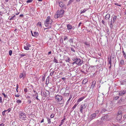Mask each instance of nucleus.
Here are the masks:
<instances>
[{"mask_svg":"<svg viewBox=\"0 0 126 126\" xmlns=\"http://www.w3.org/2000/svg\"><path fill=\"white\" fill-rule=\"evenodd\" d=\"M26 76V75L25 74H23V73H21L20 74V76H19V77L20 78H21L23 77V78H24Z\"/></svg>","mask_w":126,"mask_h":126,"instance_id":"obj_16","label":"nucleus"},{"mask_svg":"<svg viewBox=\"0 0 126 126\" xmlns=\"http://www.w3.org/2000/svg\"><path fill=\"white\" fill-rule=\"evenodd\" d=\"M60 15L62 16L64 13V11L63 9H61L60 10Z\"/></svg>","mask_w":126,"mask_h":126,"instance_id":"obj_17","label":"nucleus"},{"mask_svg":"<svg viewBox=\"0 0 126 126\" xmlns=\"http://www.w3.org/2000/svg\"><path fill=\"white\" fill-rule=\"evenodd\" d=\"M0 126H4V125L2 123L0 124Z\"/></svg>","mask_w":126,"mask_h":126,"instance_id":"obj_64","label":"nucleus"},{"mask_svg":"<svg viewBox=\"0 0 126 126\" xmlns=\"http://www.w3.org/2000/svg\"><path fill=\"white\" fill-rule=\"evenodd\" d=\"M81 106L85 109L87 107V104H84L81 105Z\"/></svg>","mask_w":126,"mask_h":126,"instance_id":"obj_24","label":"nucleus"},{"mask_svg":"<svg viewBox=\"0 0 126 126\" xmlns=\"http://www.w3.org/2000/svg\"><path fill=\"white\" fill-rule=\"evenodd\" d=\"M18 114H19V117L20 119L21 120H24L26 118V116L25 114V113L23 112L20 111L18 112Z\"/></svg>","mask_w":126,"mask_h":126,"instance_id":"obj_3","label":"nucleus"},{"mask_svg":"<svg viewBox=\"0 0 126 126\" xmlns=\"http://www.w3.org/2000/svg\"><path fill=\"white\" fill-rule=\"evenodd\" d=\"M74 39L73 38H71L69 40V41L70 42V43H73V39Z\"/></svg>","mask_w":126,"mask_h":126,"instance_id":"obj_28","label":"nucleus"},{"mask_svg":"<svg viewBox=\"0 0 126 126\" xmlns=\"http://www.w3.org/2000/svg\"><path fill=\"white\" fill-rule=\"evenodd\" d=\"M106 111V110L105 109H102L101 111V112L102 113H103Z\"/></svg>","mask_w":126,"mask_h":126,"instance_id":"obj_48","label":"nucleus"},{"mask_svg":"<svg viewBox=\"0 0 126 126\" xmlns=\"http://www.w3.org/2000/svg\"><path fill=\"white\" fill-rule=\"evenodd\" d=\"M69 95V93L66 92V91L65 92L64 94V95L65 97H66L68 96Z\"/></svg>","mask_w":126,"mask_h":126,"instance_id":"obj_21","label":"nucleus"},{"mask_svg":"<svg viewBox=\"0 0 126 126\" xmlns=\"http://www.w3.org/2000/svg\"><path fill=\"white\" fill-rule=\"evenodd\" d=\"M54 115H53L52 114H51L50 116V117L51 118H53L54 117Z\"/></svg>","mask_w":126,"mask_h":126,"instance_id":"obj_63","label":"nucleus"},{"mask_svg":"<svg viewBox=\"0 0 126 126\" xmlns=\"http://www.w3.org/2000/svg\"><path fill=\"white\" fill-rule=\"evenodd\" d=\"M68 39V37L66 36H65L63 38L64 40L65 41Z\"/></svg>","mask_w":126,"mask_h":126,"instance_id":"obj_34","label":"nucleus"},{"mask_svg":"<svg viewBox=\"0 0 126 126\" xmlns=\"http://www.w3.org/2000/svg\"><path fill=\"white\" fill-rule=\"evenodd\" d=\"M98 112L99 111L98 110H96L95 111V113H95L97 115V114Z\"/></svg>","mask_w":126,"mask_h":126,"instance_id":"obj_58","label":"nucleus"},{"mask_svg":"<svg viewBox=\"0 0 126 126\" xmlns=\"http://www.w3.org/2000/svg\"><path fill=\"white\" fill-rule=\"evenodd\" d=\"M27 103H28L29 104H30L31 102H32V101L31 100V99H28L27 100Z\"/></svg>","mask_w":126,"mask_h":126,"instance_id":"obj_29","label":"nucleus"},{"mask_svg":"<svg viewBox=\"0 0 126 126\" xmlns=\"http://www.w3.org/2000/svg\"><path fill=\"white\" fill-rule=\"evenodd\" d=\"M11 108H9L8 110H7V111H8V112H9L11 110Z\"/></svg>","mask_w":126,"mask_h":126,"instance_id":"obj_57","label":"nucleus"},{"mask_svg":"<svg viewBox=\"0 0 126 126\" xmlns=\"http://www.w3.org/2000/svg\"><path fill=\"white\" fill-rule=\"evenodd\" d=\"M25 56L26 55L25 54H21L20 55V56L21 57H23Z\"/></svg>","mask_w":126,"mask_h":126,"instance_id":"obj_55","label":"nucleus"},{"mask_svg":"<svg viewBox=\"0 0 126 126\" xmlns=\"http://www.w3.org/2000/svg\"><path fill=\"white\" fill-rule=\"evenodd\" d=\"M26 46L29 48L31 47V45L29 43H27L26 44Z\"/></svg>","mask_w":126,"mask_h":126,"instance_id":"obj_39","label":"nucleus"},{"mask_svg":"<svg viewBox=\"0 0 126 126\" xmlns=\"http://www.w3.org/2000/svg\"><path fill=\"white\" fill-rule=\"evenodd\" d=\"M86 10L85 9H84V10H81L80 11V13H84L85 12Z\"/></svg>","mask_w":126,"mask_h":126,"instance_id":"obj_30","label":"nucleus"},{"mask_svg":"<svg viewBox=\"0 0 126 126\" xmlns=\"http://www.w3.org/2000/svg\"><path fill=\"white\" fill-rule=\"evenodd\" d=\"M112 18L111 19L110 21V28L111 29L112 28L113 25H114V24H113V23H112Z\"/></svg>","mask_w":126,"mask_h":126,"instance_id":"obj_14","label":"nucleus"},{"mask_svg":"<svg viewBox=\"0 0 126 126\" xmlns=\"http://www.w3.org/2000/svg\"><path fill=\"white\" fill-rule=\"evenodd\" d=\"M122 111H119L117 113V115H122Z\"/></svg>","mask_w":126,"mask_h":126,"instance_id":"obj_31","label":"nucleus"},{"mask_svg":"<svg viewBox=\"0 0 126 126\" xmlns=\"http://www.w3.org/2000/svg\"><path fill=\"white\" fill-rule=\"evenodd\" d=\"M55 98L56 99H57V101L58 102H60L61 101H62V103H60V104H61L64 103V100L63 99V97L61 96L57 95L55 96Z\"/></svg>","mask_w":126,"mask_h":126,"instance_id":"obj_2","label":"nucleus"},{"mask_svg":"<svg viewBox=\"0 0 126 126\" xmlns=\"http://www.w3.org/2000/svg\"><path fill=\"white\" fill-rule=\"evenodd\" d=\"M15 15H14L13 16H12L11 17V18L10 19V20H11L13 19H14V17H15Z\"/></svg>","mask_w":126,"mask_h":126,"instance_id":"obj_46","label":"nucleus"},{"mask_svg":"<svg viewBox=\"0 0 126 126\" xmlns=\"http://www.w3.org/2000/svg\"><path fill=\"white\" fill-rule=\"evenodd\" d=\"M37 25H38L41 27L42 26L41 23V22H38L37 24Z\"/></svg>","mask_w":126,"mask_h":126,"instance_id":"obj_42","label":"nucleus"},{"mask_svg":"<svg viewBox=\"0 0 126 126\" xmlns=\"http://www.w3.org/2000/svg\"><path fill=\"white\" fill-rule=\"evenodd\" d=\"M77 105V104H75L74 105V106L72 108V109L73 110H74V109H75L76 107V106Z\"/></svg>","mask_w":126,"mask_h":126,"instance_id":"obj_40","label":"nucleus"},{"mask_svg":"<svg viewBox=\"0 0 126 126\" xmlns=\"http://www.w3.org/2000/svg\"><path fill=\"white\" fill-rule=\"evenodd\" d=\"M120 83L121 85H124L126 84V79L120 81Z\"/></svg>","mask_w":126,"mask_h":126,"instance_id":"obj_12","label":"nucleus"},{"mask_svg":"<svg viewBox=\"0 0 126 126\" xmlns=\"http://www.w3.org/2000/svg\"><path fill=\"white\" fill-rule=\"evenodd\" d=\"M60 16V15L59 16L57 14L55 15L54 16V18H57L59 17Z\"/></svg>","mask_w":126,"mask_h":126,"instance_id":"obj_38","label":"nucleus"},{"mask_svg":"<svg viewBox=\"0 0 126 126\" xmlns=\"http://www.w3.org/2000/svg\"><path fill=\"white\" fill-rule=\"evenodd\" d=\"M59 6L61 7H63L64 6V5L62 2H60L59 3Z\"/></svg>","mask_w":126,"mask_h":126,"instance_id":"obj_20","label":"nucleus"},{"mask_svg":"<svg viewBox=\"0 0 126 126\" xmlns=\"http://www.w3.org/2000/svg\"><path fill=\"white\" fill-rule=\"evenodd\" d=\"M84 97H82L80 98L78 100V102H80L84 98Z\"/></svg>","mask_w":126,"mask_h":126,"instance_id":"obj_19","label":"nucleus"},{"mask_svg":"<svg viewBox=\"0 0 126 126\" xmlns=\"http://www.w3.org/2000/svg\"><path fill=\"white\" fill-rule=\"evenodd\" d=\"M126 93V91L123 90L119 92V95L120 96H122L125 94Z\"/></svg>","mask_w":126,"mask_h":126,"instance_id":"obj_8","label":"nucleus"},{"mask_svg":"<svg viewBox=\"0 0 126 126\" xmlns=\"http://www.w3.org/2000/svg\"><path fill=\"white\" fill-rule=\"evenodd\" d=\"M84 109H85V108H84L83 107H82L81 105L80 106V111L81 113H82L83 112V110Z\"/></svg>","mask_w":126,"mask_h":126,"instance_id":"obj_22","label":"nucleus"},{"mask_svg":"<svg viewBox=\"0 0 126 126\" xmlns=\"http://www.w3.org/2000/svg\"><path fill=\"white\" fill-rule=\"evenodd\" d=\"M38 33L36 32H34V36L36 37L38 36Z\"/></svg>","mask_w":126,"mask_h":126,"instance_id":"obj_23","label":"nucleus"},{"mask_svg":"<svg viewBox=\"0 0 126 126\" xmlns=\"http://www.w3.org/2000/svg\"><path fill=\"white\" fill-rule=\"evenodd\" d=\"M82 63V61H81L78 58L75 61H74V63H75L79 65H80Z\"/></svg>","mask_w":126,"mask_h":126,"instance_id":"obj_5","label":"nucleus"},{"mask_svg":"<svg viewBox=\"0 0 126 126\" xmlns=\"http://www.w3.org/2000/svg\"><path fill=\"white\" fill-rule=\"evenodd\" d=\"M47 121L48 122V124H50L51 123V121H50V119L49 118H48L47 117Z\"/></svg>","mask_w":126,"mask_h":126,"instance_id":"obj_27","label":"nucleus"},{"mask_svg":"<svg viewBox=\"0 0 126 126\" xmlns=\"http://www.w3.org/2000/svg\"><path fill=\"white\" fill-rule=\"evenodd\" d=\"M54 62L57 63H59L58 60L56 59L55 58H54Z\"/></svg>","mask_w":126,"mask_h":126,"instance_id":"obj_36","label":"nucleus"},{"mask_svg":"<svg viewBox=\"0 0 126 126\" xmlns=\"http://www.w3.org/2000/svg\"><path fill=\"white\" fill-rule=\"evenodd\" d=\"M96 116V115L95 113H93L88 118L89 121H91L93 119L95 118Z\"/></svg>","mask_w":126,"mask_h":126,"instance_id":"obj_4","label":"nucleus"},{"mask_svg":"<svg viewBox=\"0 0 126 126\" xmlns=\"http://www.w3.org/2000/svg\"><path fill=\"white\" fill-rule=\"evenodd\" d=\"M15 96L16 97H18L19 96V95L18 94L15 95Z\"/></svg>","mask_w":126,"mask_h":126,"instance_id":"obj_59","label":"nucleus"},{"mask_svg":"<svg viewBox=\"0 0 126 126\" xmlns=\"http://www.w3.org/2000/svg\"><path fill=\"white\" fill-rule=\"evenodd\" d=\"M110 17V14H107L105 16V19L106 20H108L109 19Z\"/></svg>","mask_w":126,"mask_h":126,"instance_id":"obj_15","label":"nucleus"},{"mask_svg":"<svg viewBox=\"0 0 126 126\" xmlns=\"http://www.w3.org/2000/svg\"><path fill=\"white\" fill-rule=\"evenodd\" d=\"M101 22L104 25H105V22L103 20H102L101 21Z\"/></svg>","mask_w":126,"mask_h":126,"instance_id":"obj_61","label":"nucleus"},{"mask_svg":"<svg viewBox=\"0 0 126 126\" xmlns=\"http://www.w3.org/2000/svg\"><path fill=\"white\" fill-rule=\"evenodd\" d=\"M43 96L44 97H46L49 94V93L48 91L46 90H45L43 92Z\"/></svg>","mask_w":126,"mask_h":126,"instance_id":"obj_6","label":"nucleus"},{"mask_svg":"<svg viewBox=\"0 0 126 126\" xmlns=\"http://www.w3.org/2000/svg\"><path fill=\"white\" fill-rule=\"evenodd\" d=\"M123 56L125 59H126V53L123 54Z\"/></svg>","mask_w":126,"mask_h":126,"instance_id":"obj_50","label":"nucleus"},{"mask_svg":"<svg viewBox=\"0 0 126 126\" xmlns=\"http://www.w3.org/2000/svg\"><path fill=\"white\" fill-rule=\"evenodd\" d=\"M26 98L28 99H31V97L29 95H27L26 97Z\"/></svg>","mask_w":126,"mask_h":126,"instance_id":"obj_56","label":"nucleus"},{"mask_svg":"<svg viewBox=\"0 0 126 126\" xmlns=\"http://www.w3.org/2000/svg\"><path fill=\"white\" fill-rule=\"evenodd\" d=\"M54 72V71H53L52 72L50 73V76H52Z\"/></svg>","mask_w":126,"mask_h":126,"instance_id":"obj_51","label":"nucleus"},{"mask_svg":"<svg viewBox=\"0 0 126 126\" xmlns=\"http://www.w3.org/2000/svg\"><path fill=\"white\" fill-rule=\"evenodd\" d=\"M74 0H70L68 2L67 5H70L72 3V2H73L74 1Z\"/></svg>","mask_w":126,"mask_h":126,"instance_id":"obj_18","label":"nucleus"},{"mask_svg":"<svg viewBox=\"0 0 126 126\" xmlns=\"http://www.w3.org/2000/svg\"><path fill=\"white\" fill-rule=\"evenodd\" d=\"M117 16H114L113 18V20H115L116 19V18H117Z\"/></svg>","mask_w":126,"mask_h":126,"instance_id":"obj_53","label":"nucleus"},{"mask_svg":"<svg viewBox=\"0 0 126 126\" xmlns=\"http://www.w3.org/2000/svg\"><path fill=\"white\" fill-rule=\"evenodd\" d=\"M119 98V97L118 96H116L115 97L114 99L115 100H116L118 99Z\"/></svg>","mask_w":126,"mask_h":126,"instance_id":"obj_52","label":"nucleus"},{"mask_svg":"<svg viewBox=\"0 0 126 126\" xmlns=\"http://www.w3.org/2000/svg\"><path fill=\"white\" fill-rule=\"evenodd\" d=\"M2 94L4 95L5 98H8V96L7 95L5 94L4 93H2Z\"/></svg>","mask_w":126,"mask_h":126,"instance_id":"obj_32","label":"nucleus"},{"mask_svg":"<svg viewBox=\"0 0 126 126\" xmlns=\"http://www.w3.org/2000/svg\"><path fill=\"white\" fill-rule=\"evenodd\" d=\"M52 21L50 19V17L48 16L45 22V24L46 27L48 26V24L50 25L52 23Z\"/></svg>","mask_w":126,"mask_h":126,"instance_id":"obj_1","label":"nucleus"},{"mask_svg":"<svg viewBox=\"0 0 126 126\" xmlns=\"http://www.w3.org/2000/svg\"><path fill=\"white\" fill-rule=\"evenodd\" d=\"M33 1L32 0H28L27 1V3H29L30 2H31Z\"/></svg>","mask_w":126,"mask_h":126,"instance_id":"obj_44","label":"nucleus"},{"mask_svg":"<svg viewBox=\"0 0 126 126\" xmlns=\"http://www.w3.org/2000/svg\"><path fill=\"white\" fill-rule=\"evenodd\" d=\"M16 102L18 104H19L21 103L22 101L18 99L16 101Z\"/></svg>","mask_w":126,"mask_h":126,"instance_id":"obj_25","label":"nucleus"},{"mask_svg":"<svg viewBox=\"0 0 126 126\" xmlns=\"http://www.w3.org/2000/svg\"><path fill=\"white\" fill-rule=\"evenodd\" d=\"M109 64H110V65H111V57L110 58V59L109 58Z\"/></svg>","mask_w":126,"mask_h":126,"instance_id":"obj_26","label":"nucleus"},{"mask_svg":"<svg viewBox=\"0 0 126 126\" xmlns=\"http://www.w3.org/2000/svg\"><path fill=\"white\" fill-rule=\"evenodd\" d=\"M125 101V100L123 98H121L117 102V103L119 104H123L124 102Z\"/></svg>","mask_w":126,"mask_h":126,"instance_id":"obj_7","label":"nucleus"},{"mask_svg":"<svg viewBox=\"0 0 126 126\" xmlns=\"http://www.w3.org/2000/svg\"><path fill=\"white\" fill-rule=\"evenodd\" d=\"M115 5H116L118 6H121V5H120V4H119V5L117 3H115Z\"/></svg>","mask_w":126,"mask_h":126,"instance_id":"obj_54","label":"nucleus"},{"mask_svg":"<svg viewBox=\"0 0 126 126\" xmlns=\"http://www.w3.org/2000/svg\"><path fill=\"white\" fill-rule=\"evenodd\" d=\"M60 41L61 43H63V39L62 38H61L60 39Z\"/></svg>","mask_w":126,"mask_h":126,"instance_id":"obj_49","label":"nucleus"},{"mask_svg":"<svg viewBox=\"0 0 126 126\" xmlns=\"http://www.w3.org/2000/svg\"><path fill=\"white\" fill-rule=\"evenodd\" d=\"M122 118V116L121 115H117V119L118 121H120Z\"/></svg>","mask_w":126,"mask_h":126,"instance_id":"obj_10","label":"nucleus"},{"mask_svg":"<svg viewBox=\"0 0 126 126\" xmlns=\"http://www.w3.org/2000/svg\"><path fill=\"white\" fill-rule=\"evenodd\" d=\"M67 29L68 30L71 29L73 27L70 24L67 25Z\"/></svg>","mask_w":126,"mask_h":126,"instance_id":"obj_13","label":"nucleus"},{"mask_svg":"<svg viewBox=\"0 0 126 126\" xmlns=\"http://www.w3.org/2000/svg\"><path fill=\"white\" fill-rule=\"evenodd\" d=\"M96 82L95 81H94L92 82V85L91 86V88L93 89L94 87L95 86Z\"/></svg>","mask_w":126,"mask_h":126,"instance_id":"obj_11","label":"nucleus"},{"mask_svg":"<svg viewBox=\"0 0 126 126\" xmlns=\"http://www.w3.org/2000/svg\"><path fill=\"white\" fill-rule=\"evenodd\" d=\"M24 49L26 50H28L29 49V48L28 47H27L26 46H24Z\"/></svg>","mask_w":126,"mask_h":126,"instance_id":"obj_35","label":"nucleus"},{"mask_svg":"<svg viewBox=\"0 0 126 126\" xmlns=\"http://www.w3.org/2000/svg\"><path fill=\"white\" fill-rule=\"evenodd\" d=\"M108 117V115H105L101 118V119L103 121H105L106 120Z\"/></svg>","mask_w":126,"mask_h":126,"instance_id":"obj_9","label":"nucleus"},{"mask_svg":"<svg viewBox=\"0 0 126 126\" xmlns=\"http://www.w3.org/2000/svg\"><path fill=\"white\" fill-rule=\"evenodd\" d=\"M86 79H84L83 80V82H85L84 83H86V82H87V81H86Z\"/></svg>","mask_w":126,"mask_h":126,"instance_id":"obj_62","label":"nucleus"},{"mask_svg":"<svg viewBox=\"0 0 126 126\" xmlns=\"http://www.w3.org/2000/svg\"><path fill=\"white\" fill-rule=\"evenodd\" d=\"M70 48L71 50L72 51L74 52H75V50L73 48V47H71Z\"/></svg>","mask_w":126,"mask_h":126,"instance_id":"obj_41","label":"nucleus"},{"mask_svg":"<svg viewBox=\"0 0 126 126\" xmlns=\"http://www.w3.org/2000/svg\"><path fill=\"white\" fill-rule=\"evenodd\" d=\"M12 51L11 50H10L9 51V54L11 56L12 55Z\"/></svg>","mask_w":126,"mask_h":126,"instance_id":"obj_43","label":"nucleus"},{"mask_svg":"<svg viewBox=\"0 0 126 126\" xmlns=\"http://www.w3.org/2000/svg\"><path fill=\"white\" fill-rule=\"evenodd\" d=\"M50 25H51V24L49 25H48V27L47 28L48 29H50L51 27V26Z\"/></svg>","mask_w":126,"mask_h":126,"instance_id":"obj_60","label":"nucleus"},{"mask_svg":"<svg viewBox=\"0 0 126 126\" xmlns=\"http://www.w3.org/2000/svg\"><path fill=\"white\" fill-rule=\"evenodd\" d=\"M78 58H77V57H73L72 58V60L73 61H75L77 60V59Z\"/></svg>","mask_w":126,"mask_h":126,"instance_id":"obj_37","label":"nucleus"},{"mask_svg":"<svg viewBox=\"0 0 126 126\" xmlns=\"http://www.w3.org/2000/svg\"><path fill=\"white\" fill-rule=\"evenodd\" d=\"M124 63V61L123 60H121L120 61V64L121 65H123Z\"/></svg>","mask_w":126,"mask_h":126,"instance_id":"obj_33","label":"nucleus"},{"mask_svg":"<svg viewBox=\"0 0 126 126\" xmlns=\"http://www.w3.org/2000/svg\"><path fill=\"white\" fill-rule=\"evenodd\" d=\"M57 15H58L59 16L60 15V16H61L60 15V12L59 10H58L57 11Z\"/></svg>","mask_w":126,"mask_h":126,"instance_id":"obj_45","label":"nucleus"},{"mask_svg":"<svg viewBox=\"0 0 126 126\" xmlns=\"http://www.w3.org/2000/svg\"><path fill=\"white\" fill-rule=\"evenodd\" d=\"M24 91L25 93H27L28 91L27 89V88H25L24 90Z\"/></svg>","mask_w":126,"mask_h":126,"instance_id":"obj_47","label":"nucleus"}]
</instances>
